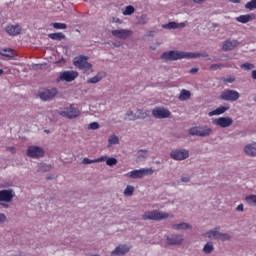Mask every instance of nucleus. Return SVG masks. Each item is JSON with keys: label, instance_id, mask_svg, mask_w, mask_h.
Returning <instances> with one entry per match:
<instances>
[{"label": "nucleus", "instance_id": "2", "mask_svg": "<svg viewBox=\"0 0 256 256\" xmlns=\"http://www.w3.org/2000/svg\"><path fill=\"white\" fill-rule=\"evenodd\" d=\"M87 61H89V57L78 56L74 58L73 64L75 67H77V69H80V71H84V73H88V71L93 73V64L88 63Z\"/></svg>", "mask_w": 256, "mask_h": 256}, {"label": "nucleus", "instance_id": "24", "mask_svg": "<svg viewBox=\"0 0 256 256\" xmlns=\"http://www.w3.org/2000/svg\"><path fill=\"white\" fill-rule=\"evenodd\" d=\"M107 160V156H101L99 158H96L94 160H91L89 158H84L82 163L84 165H91V163H102V161H106Z\"/></svg>", "mask_w": 256, "mask_h": 256}, {"label": "nucleus", "instance_id": "41", "mask_svg": "<svg viewBox=\"0 0 256 256\" xmlns=\"http://www.w3.org/2000/svg\"><path fill=\"white\" fill-rule=\"evenodd\" d=\"M241 69H244L245 71H251V69H255V66L251 63H244L241 65Z\"/></svg>", "mask_w": 256, "mask_h": 256}, {"label": "nucleus", "instance_id": "21", "mask_svg": "<svg viewBox=\"0 0 256 256\" xmlns=\"http://www.w3.org/2000/svg\"><path fill=\"white\" fill-rule=\"evenodd\" d=\"M244 152L250 157H256V143L246 145L244 148Z\"/></svg>", "mask_w": 256, "mask_h": 256}, {"label": "nucleus", "instance_id": "54", "mask_svg": "<svg viewBox=\"0 0 256 256\" xmlns=\"http://www.w3.org/2000/svg\"><path fill=\"white\" fill-rule=\"evenodd\" d=\"M4 71L3 69H0V75H3Z\"/></svg>", "mask_w": 256, "mask_h": 256}, {"label": "nucleus", "instance_id": "11", "mask_svg": "<svg viewBox=\"0 0 256 256\" xmlns=\"http://www.w3.org/2000/svg\"><path fill=\"white\" fill-rule=\"evenodd\" d=\"M207 237L210 239L215 237V239H218L219 241H229L231 239V236L227 233H221L217 230H210L206 233Z\"/></svg>", "mask_w": 256, "mask_h": 256}, {"label": "nucleus", "instance_id": "35", "mask_svg": "<svg viewBox=\"0 0 256 256\" xmlns=\"http://www.w3.org/2000/svg\"><path fill=\"white\" fill-rule=\"evenodd\" d=\"M126 117H127V119H129V121H135V119H139V116H137V114L133 113V111H128L126 113Z\"/></svg>", "mask_w": 256, "mask_h": 256}, {"label": "nucleus", "instance_id": "18", "mask_svg": "<svg viewBox=\"0 0 256 256\" xmlns=\"http://www.w3.org/2000/svg\"><path fill=\"white\" fill-rule=\"evenodd\" d=\"M131 248L125 244H122V245H119L118 247L115 248L114 251L111 252V255L114 256V255H118V256H121V255H127V252L130 251Z\"/></svg>", "mask_w": 256, "mask_h": 256}, {"label": "nucleus", "instance_id": "55", "mask_svg": "<svg viewBox=\"0 0 256 256\" xmlns=\"http://www.w3.org/2000/svg\"><path fill=\"white\" fill-rule=\"evenodd\" d=\"M2 206H3V207H9V205H7V204H3V203H2Z\"/></svg>", "mask_w": 256, "mask_h": 256}, {"label": "nucleus", "instance_id": "48", "mask_svg": "<svg viewBox=\"0 0 256 256\" xmlns=\"http://www.w3.org/2000/svg\"><path fill=\"white\" fill-rule=\"evenodd\" d=\"M199 72V68H192L189 73H191V75H195V73Z\"/></svg>", "mask_w": 256, "mask_h": 256}, {"label": "nucleus", "instance_id": "52", "mask_svg": "<svg viewBox=\"0 0 256 256\" xmlns=\"http://www.w3.org/2000/svg\"><path fill=\"white\" fill-rule=\"evenodd\" d=\"M230 3H241V0H228Z\"/></svg>", "mask_w": 256, "mask_h": 256}, {"label": "nucleus", "instance_id": "6", "mask_svg": "<svg viewBox=\"0 0 256 256\" xmlns=\"http://www.w3.org/2000/svg\"><path fill=\"white\" fill-rule=\"evenodd\" d=\"M239 97L240 94L237 92V90H226L220 95V99L222 101H237Z\"/></svg>", "mask_w": 256, "mask_h": 256}, {"label": "nucleus", "instance_id": "29", "mask_svg": "<svg viewBox=\"0 0 256 256\" xmlns=\"http://www.w3.org/2000/svg\"><path fill=\"white\" fill-rule=\"evenodd\" d=\"M0 55H2L3 57H14L13 49L11 48L0 49Z\"/></svg>", "mask_w": 256, "mask_h": 256}, {"label": "nucleus", "instance_id": "34", "mask_svg": "<svg viewBox=\"0 0 256 256\" xmlns=\"http://www.w3.org/2000/svg\"><path fill=\"white\" fill-rule=\"evenodd\" d=\"M245 8L249 9V11H253V9H256V0H251L250 2H247L245 4Z\"/></svg>", "mask_w": 256, "mask_h": 256}, {"label": "nucleus", "instance_id": "23", "mask_svg": "<svg viewBox=\"0 0 256 256\" xmlns=\"http://www.w3.org/2000/svg\"><path fill=\"white\" fill-rule=\"evenodd\" d=\"M255 19V15L254 14H246V15H241L239 17L236 18V21H238V23H249V21Z\"/></svg>", "mask_w": 256, "mask_h": 256}, {"label": "nucleus", "instance_id": "45", "mask_svg": "<svg viewBox=\"0 0 256 256\" xmlns=\"http://www.w3.org/2000/svg\"><path fill=\"white\" fill-rule=\"evenodd\" d=\"M6 150L10 151V153H12L13 155H15V153H17V150L13 146L6 147Z\"/></svg>", "mask_w": 256, "mask_h": 256}, {"label": "nucleus", "instance_id": "46", "mask_svg": "<svg viewBox=\"0 0 256 256\" xmlns=\"http://www.w3.org/2000/svg\"><path fill=\"white\" fill-rule=\"evenodd\" d=\"M189 181H191V178H189L188 176H185V177L181 178L182 183H189Z\"/></svg>", "mask_w": 256, "mask_h": 256}, {"label": "nucleus", "instance_id": "3", "mask_svg": "<svg viewBox=\"0 0 256 256\" xmlns=\"http://www.w3.org/2000/svg\"><path fill=\"white\" fill-rule=\"evenodd\" d=\"M168 218H169V213L161 212L159 210L147 211L142 216V219L144 221H147V220H150V221H161L163 219H168Z\"/></svg>", "mask_w": 256, "mask_h": 256}, {"label": "nucleus", "instance_id": "5", "mask_svg": "<svg viewBox=\"0 0 256 256\" xmlns=\"http://www.w3.org/2000/svg\"><path fill=\"white\" fill-rule=\"evenodd\" d=\"M211 133H213V130L208 126H204V127L195 126L190 128L189 130L190 135H196L197 137H209Z\"/></svg>", "mask_w": 256, "mask_h": 256}, {"label": "nucleus", "instance_id": "36", "mask_svg": "<svg viewBox=\"0 0 256 256\" xmlns=\"http://www.w3.org/2000/svg\"><path fill=\"white\" fill-rule=\"evenodd\" d=\"M133 191H135V188L133 186H127L124 190V195L127 197H131L133 195Z\"/></svg>", "mask_w": 256, "mask_h": 256}, {"label": "nucleus", "instance_id": "25", "mask_svg": "<svg viewBox=\"0 0 256 256\" xmlns=\"http://www.w3.org/2000/svg\"><path fill=\"white\" fill-rule=\"evenodd\" d=\"M183 27H185V23L169 22L168 24L163 25L164 29H180Z\"/></svg>", "mask_w": 256, "mask_h": 256}, {"label": "nucleus", "instance_id": "33", "mask_svg": "<svg viewBox=\"0 0 256 256\" xmlns=\"http://www.w3.org/2000/svg\"><path fill=\"white\" fill-rule=\"evenodd\" d=\"M133 13H135V7L129 5L126 6L125 10L123 11V15H133Z\"/></svg>", "mask_w": 256, "mask_h": 256}, {"label": "nucleus", "instance_id": "22", "mask_svg": "<svg viewBox=\"0 0 256 256\" xmlns=\"http://www.w3.org/2000/svg\"><path fill=\"white\" fill-rule=\"evenodd\" d=\"M225 111H229V106H220L216 108L215 110L208 113L209 117H213L215 115H223Z\"/></svg>", "mask_w": 256, "mask_h": 256}, {"label": "nucleus", "instance_id": "37", "mask_svg": "<svg viewBox=\"0 0 256 256\" xmlns=\"http://www.w3.org/2000/svg\"><path fill=\"white\" fill-rule=\"evenodd\" d=\"M246 202L249 205H256V195H250L246 197Z\"/></svg>", "mask_w": 256, "mask_h": 256}, {"label": "nucleus", "instance_id": "9", "mask_svg": "<svg viewBox=\"0 0 256 256\" xmlns=\"http://www.w3.org/2000/svg\"><path fill=\"white\" fill-rule=\"evenodd\" d=\"M5 31L10 37H17V35H21L23 27L19 24H8L5 27Z\"/></svg>", "mask_w": 256, "mask_h": 256}, {"label": "nucleus", "instance_id": "43", "mask_svg": "<svg viewBox=\"0 0 256 256\" xmlns=\"http://www.w3.org/2000/svg\"><path fill=\"white\" fill-rule=\"evenodd\" d=\"M99 128V124L97 122H92L89 124L88 129H92V131H95Z\"/></svg>", "mask_w": 256, "mask_h": 256}, {"label": "nucleus", "instance_id": "12", "mask_svg": "<svg viewBox=\"0 0 256 256\" xmlns=\"http://www.w3.org/2000/svg\"><path fill=\"white\" fill-rule=\"evenodd\" d=\"M213 125H218V127H222L223 129L227 127H231L233 125V118L231 117H219L213 120Z\"/></svg>", "mask_w": 256, "mask_h": 256}, {"label": "nucleus", "instance_id": "26", "mask_svg": "<svg viewBox=\"0 0 256 256\" xmlns=\"http://www.w3.org/2000/svg\"><path fill=\"white\" fill-rule=\"evenodd\" d=\"M48 37L53 41H63V39H65V34H63V32L50 33L48 34Z\"/></svg>", "mask_w": 256, "mask_h": 256}, {"label": "nucleus", "instance_id": "8", "mask_svg": "<svg viewBox=\"0 0 256 256\" xmlns=\"http://www.w3.org/2000/svg\"><path fill=\"white\" fill-rule=\"evenodd\" d=\"M27 155L32 159H39V157H43L45 155V151L39 146H29Z\"/></svg>", "mask_w": 256, "mask_h": 256}, {"label": "nucleus", "instance_id": "14", "mask_svg": "<svg viewBox=\"0 0 256 256\" xmlns=\"http://www.w3.org/2000/svg\"><path fill=\"white\" fill-rule=\"evenodd\" d=\"M78 77L79 73L77 71H65L59 76V80L71 83V81H75Z\"/></svg>", "mask_w": 256, "mask_h": 256}, {"label": "nucleus", "instance_id": "40", "mask_svg": "<svg viewBox=\"0 0 256 256\" xmlns=\"http://www.w3.org/2000/svg\"><path fill=\"white\" fill-rule=\"evenodd\" d=\"M204 253L209 254L213 251V243H207L203 248Z\"/></svg>", "mask_w": 256, "mask_h": 256}, {"label": "nucleus", "instance_id": "49", "mask_svg": "<svg viewBox=\"0 0 256 256\" xmlns=\"http://www.w3.org/2000/svg\"><path fill=\"white\" fill-rule=\"evenodd\" d=\"M139 111V113H140V118L141 119H145V117H147V112H142L141 110H138Z\"/></svg>", "mask_w": 256, "mask_h": 256}, {"label": "nucleus", "instance_id": "38", "mask_svg": "<svg viewBox=\"0 0 256 256\" xmlns=\"http://www.w3.org/2000/svg\"><path fill=\"white\" fill-rule=\"evenodd\" d=\"M52 27H54V29H67V24L55 22L52 23Z\"/></svg>", "mask_w": 256, "mask_h": 256}, {"label": "nucleus", "instance_id": "19", "mask_svg": "<svg viewBox=\"0 0 256 256\" xmlns=\"http://www.w3.org/2000/svg\"><path fill=\"white\" fill-rule=\"evenodd\" d=\"M113 37H117L118 39H127L129 35H131V31L121 29V30H112Z\"/></svg>", "mask_w": 256, "mask_h": 256}, {"label": "nucleus", "instance_id": "42", "mask_svg": "<svg viewBox=\"0 0 256 256\" xmlns=\"http://www.w3.org/2000/svg\"><path fill=\"white\" fill-rule=\"evenodd\" d=\"M224 83H235V76H230L228 78H222Z\"/></svg>", "mask_w": 256, "mask_h": 256}, {"label": "nucleus", "instance_id": "1", "mask_svg": "<svg viewBox=\"0 0 256 256\" xmlns=\"http://www.w3.org/2000/svg\"><path fill=\"white\" fill-rule=\"evenodd\" d=\"M199 57H209V54L171 50L164 52L161 59H164V61H179L181 59H199Z\"/></svg>", "mask_w": 256, "mask_h": 256}, {"label": "nucleus", "instance_id": "30", "mask_svg": "<svg viewBox=\"0 0 256 256\" xmlns=\"http://www.w3.org/2000/svg\"><path fill=\"white\" fill-rule=\"evenodd\" d=\"M103 77L104 76L102 73H98L96 76L88 79L87 83H91V84L99 83V81H101V79H103Z\"/></svg>", "mask_w": 256, "mask_h": 256}, {"label": "nucleus", "instance_id": "4", "mask_svg": "<svg viewBox=\"0 0 256 256\" xmlns=\"http://www.w3.org/2000/svg\"><path fill=\"white\" fill-rule=\"evenodd\" d=\"M153 173V168H142L128 172L126 177H129L130 179H143L146 175H153Z\"/></svg>", "mask_w": 256, "mask_h": 256}, {"label": "nucleus", "instance_id": "27", "mask_svg": "<svg viewBox=\"0 0 256 256\" xmlns=\"http://www.w3.org/2000/svg\"><path fill=\"white\" fill-rule=\"evenodd\" d=\"M180 101H187V99H191V92L189 90L183 89L180 92L179 98Z\"/></svg>", "mask_w": 256, "mask_h": 256}, {"label": "nucleus", "instance_id": "20", "mask_svg": "<svg viewBox=\"0 0 256 256\" xmlns=\"http://www.w3.org/2000/svg\"><path fill=\"white\" fill-rule=\"evenodd\" d=\"M169 245H181L183 243V236L181 235H172L167 237Z\"/></svg>", "mask_w": 256, "mask_h": 256}, {"label": "nucleus", "instance_id": "16", "mask_svg": "<svg viewBox=\"0 0 256 256\" xmlns=\"http://www.w3.org/2000/svg\"><path fill=\"white\" fill-rule=\"evenodd\" d=\"M15 194L13 190H0V201H5L6 203H11Z\"/></svg>", "mask_w": 256, "mask_h": 256}, {"label": "nucleus", "instance_id": "7", "mask_svg": "<svg viewBox=\"0 0 256 256\" xmlns=\"http://www.w3.org/2000/svg\"><path fill=\"white\" fill-rule=\"evenodd\" d=\"M152 115L155 119H167L171 117V111L163 107H156L152 110Z\"/></svg>", "mask_w": 256, "mask_h": 256}, {"label": "nucleus", "instance_id": "13", "mask_svg": "<svg viewBox=\"0 0 256 256\" xmlns=\"http://www.w3.org/2000/svg\"><path fill=\"white\" fill-rule=\"evenodd\" d=\"M171 159H174V161H184V159H187L189 157V151L183 149V150H174L170 153Z\"/></svg>", "mask_w": 256, "mask_h": 256}, {"label": "nucleus", "instance_id": "53", "mask_svg": "<svg viewBox=\"0 0 256 256\" xmlns=\"http://www.w3.org/2000/svg\"><path fill=\"white\" fill-rule=\"evenodd\" d=\"M252 78H253V79H256V70H253V71H252Z\"/></svg>", "mask_w": 256, "mask_h": 256}, {"label": "nucleus", "instance_id": "32", "mask_svg": "<svg viewBox=\"0 0 256 256\" xmlns=\"http://www.w3.org/2000/svg\"><path fill=\"white\" fill-rule=\"evenodd\" d=\"M38 171H41L42 173H47V171H51V165H47L45 163H42L39 165Z\"/></svg>", "mask_w": 256, "mask_h": 256}, {"label": "nucleus", "instance_id": "31", "mask_svg": "<svg viewBox=\"0 0 256 256\" xmlns=\"http://www.w3.org/2000/svg\"><path fill=\"white\" fill-rule=\"evenodd\" d=\"M108 143L110 147L111 145H119V137H117L116 135L110 136L108 139Z\"/></svg>", "mask_w": 256, "mask_h": 256}, {"label": "nucleus", "instance_id": "39", "mask_svg": "<svg viewBox=\"0 0 256 256\" xmlns=\"http://www.w3.org/2000/svg\"><path fill=\"white\" fill-rule=\"evenodd\" d=\"M106 165L108 167H113V165H117V159L116 158H106Z\"/></svg>", "mask_w": 256, "mask_h": 256}, {"label": "nucleus", "instance_id": "15", "mask_svg": "<svg viewBox=\"0 0 256 256\" xmlns=\"http://www.w3.org/2000/svg\"><path fill=\"white\" fill-rule=\"evenodd\" d=\"M57 95V90L55 88L46 89L42 92H39V97L42 101H49V99H53Z\"/></svg>", "mask_w": 256, "mask_h": 256}, {"label": "nucleus", "instance_id": "50", "mask_svg": "<svg viewBox=\"0 0 256 256\" xmlns=\"http://www.w3.org/2000/svg\"><path fill=\"white\" fill-rule=\"evenodd\" d=\"M193 3H197L198 5H200V3L205 2V0H192Z\"/></svg>", "mask_w": 256, "mask_h": 256}, {"label": "nucleus", "instance_id": "10", "mask_svg": "<svg viewBox=\"0 0 256 256\" xmlns=\"http://www.w3.org/2000/svg\"><path fill=\"white\" fill-rule=\"evenodd\" d=\"M80 113L79 108H75L74 105H70L69 109L66 111H61L60 115L62 117H67V119H75L79 117Z\"/></svg>", "mask_w": 256, "mask_h": 256}, {"label": "nucleus", "instance_id": "44", "mask_svg": "<svg viewBox=\"0 0 256 256\" xmlns=\"http://www.w3.org/2000/svg\"><path fill=\"white\" fill-rule=\"evenodd\" d=\"M221 67H223L222 65L219 64H212L210 66L211 71H217V69H221Z\"/></svg>", "mask_w": 256, "mask_h": 256}, {"label": "nucleus", "instance_id": "47", "mask_svg": "<svg viewBox=\"0 0 256 256\" xmlns=\"http://www.w3.org/2000/svg\"><path fill=\"white\" fill-rule=\"evenodd\" d=\"M7 221V216L5 214H0V223H5Z\"/></svg>", "mask_w": 256, "mask_h": 256}, {"label": "nucleus", "instance_id": "17", "mask_svg": "<svg viewBox=\"0 0 256 256\" xmlns=\"http://www.w3.org/2000/svg\"><path fill=\"white\" fill-rule=\"evenodd\" d=\"M236 47H239V41H237V40H226L223 43L222 49H223V51H233V49H236Z\"/></svg>", "mask_w": 256, "mask_h": 256}, {"label": "nucleus", "instance_id": "51", "mask_svg": "<svg viewBox=\"0 0 256 256\" xmlns=\"http://www.w3.org/2000/svg\"><path fill=\"white\" fill-rule=\"evenodd\" d=\"M236 209L237 211H243V204H239Z\"/></svg>", "mask_w": 256, "mask_h": 256}, {"label": "nucleus", "instance_id": "28", "mask_svg": "<svg viewBox=\"0 0 256 256\" xmlns=\"http://www.w3.org/2000/svg\"><path fill=\"white\" fill-rule=\"evenodd\" d=\"M191 225H189L188 223L182 222L180 224H174L172 226V229H175L176 231H181L183 229H190Z\"/></svg>", "mask_w": 256, "mask_h": 256}]
</instances>
